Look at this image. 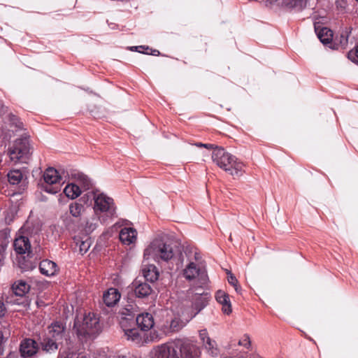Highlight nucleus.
<instances>
[{
	"instance_id": "40",
	"label": "nucleus",
	"mask_w": 358,
	"mask_h": 358,
	"mask_svg": "<svg viewBox=\"0 0 358 358\" xmlns=\"http://www.w3.org/2000/svg\"><path fill=\"white\" fill-rule=\"evenodd\" d=\"M4 334L7 335L8 333L6 331L3 332L0 330V344L3 342V340L4 339Z\"/></svg>"
},
{
	"instance_id": "23",
	"label": "nucleus",
	"mask_w": 358,
	"mask_h": 358,
	"mask_svg": "<svg viewBox=\"0 0 358 358\" xmlns=\"http://www.w3.org/2000/svg\"><path fill=\"white\" fill-rule=\"evenodd\" d=\"M30 289V286L25 281L20 280L15 281L12 285V290L15 295L23 296Z\"/></svg>"
},
{
	"instance_id": "9",
	"label": "nucleus",
	"mask_w": 358,
	"mask_h": 358,
	"mask_svg": "<svg viewBox=\"0 0 358 358\" xmlns=\"http://www.w3.org/2000/svg\"><path fill=\"white\" fill-rule=\"evenodd\" d=\"M43 180L45 182V184L43 185V190L52 194L59 192L62 185L64 182L58 171L52 167L45 171Z\"/></svg>"
},
{
	"instance_id": "24",
	"label": "nucleus",
	"mask_w": 358,
	"mask_h": 358,
	"mask_svg": "<svg viewBox=\"0 0 358 358\" xmlns=\"http://www.w3.org/2000/svg\"><path fill=\"white\" fill-rule=\"evenodd\" d=\"M315 32L318 38L324 44L329 43L333 38V32L327 27H315Z\"/></svg>"
},
{
	"instance_id": "44",
	"label": "nucleus",
	"mask_w": 358,
	"mask_h": 358,
	"mask_svg": "<svg viewBox=\"0 0 358 358\" xmlns=\"http://www.w3.org/2000/svg\"><path fill=\"white\" fill-rule=\"evenodd\" d=\"M87 228L88 229V230L90 231H93L95 228H96V225L95 224H90V225H87Z\"/></svg>"
},
{
	"instance_id": "14",
	"label": "nucleus",
	"mask_w": 358,
	"mask_h": 358,
	"mask_svg": "<svg viewBox=\"0 0 358 358\" xmlns=\"http://www.w3.org/2000/svg\"><path fill=\"white\" fill-rule=\"evenodd\" d=\"M131 289L138 298H144L150 295L152 291L150 285L136 279L131 284Z\"/></svg>"
},
{
	"instance_id": "5",
	"label": "nucleus",
	"mask_w": 358,
	"mask_h": 358,
	"mask_svg": "<svg viewBox=\"0 0 358 358\" xmlns=\"http://www.w3.org/2000/svg\"><path fill=\"white\" fill-rule=\"evenodd\" d=\"M191 345L182 340L163 344L154 349V358H188Z\"/></svg>"
},
{
	"instance_id": "39",
	"label": "nucleus",
	"mask_w": 358,
	"mask_h": 358,
	"mask_svg": "<svg viewBox=\"0 0 358 358\" xmlns=\"http://www.w3.org/2000/svg\"><path fill=\"white\" fill-rule=\"evenodd\" d=\"M145 52H147V55H152L155 56H158L160 54L159 51L157 50H151L150 52H148V50H145Z\"/></svg>"
},
{
	"instance_id": "30",
	"label": "nucleus",
	"mask_w": 358,
	"mask_h": 358,
	"mask_svg": "<svg viewBox=\"0 0 358 358\" xmlns=\"http://www.w3.org/2000/svg\"><path fill=\"white\" fill-rule=\"evenodd\" d=\"M208 352L213 357L217 356L219 353L215 341L208 338L207 342L203 343Z\"/></svg>"
},
{
	"instance_id": "49",
	"label": "nucleus",
	"mask_w": 358,
	"mask_h": 358,
	"mask_svg": "<svg viewBox=\"0 0 358 358\" xmlns=\"http://www.w3.org/2000/svg\"><path fill=\"white\" fill-rule=\"evenodd\" d=\"M284 1H285V0H284Z\"/></svg>"
},
{
	"instance_id": "38",
	"label": "nucleus",
	"mask_w": 358,
	"mask_h": 358,
	"mask_svg": "<svg viewBox=\"0 0 358 358\" xmlns=\"http://www.w3.org/2000/svg\"><path fill=\"white\" fill-rule=\"evenodd\" d=\"M5 310H6V309L4 307V304L1 301H0V317H2L3 315H4Z\"/></svg>"
},
{
	"instance_id": "21",
	"label": "nucleus",
	"mask_w": 358,
	"mask_h": 358,
	"mask_svg": "<svg viewBox=\"0 0 358 358\" xmlns=\"http://www.w3.org/2000/svg\"><path fill=\"white\" fill-rule=\"evenodd\" d=\"M39 268L41 273L47 276H53L57 271V264L54 262L48 259L41 262Z\"/></svg>"
},
{
	"instance_id": "27",
	"label": "nucleus",
	"mask_w": 358,
	"mask_h": 358,
	"mask_svg": "<svg viewBox=\"0 0 358 358\" xmlns=\"http://www.w3.org/2000/svg\"><path fill=\"white\" fill-rule=\"evenodd\" d=\"M8 180L10 185H18L23 178V174L19 169H14L9 171L7 174Z\"/></svg>"
},
{
	"instance_id": "33",
	"label": "nucleus",
	"mask_w": 358,
	"mask_h": 358,
	"mask_svg": "<svg viewBox=\"0 0 358 358\" xmlns=\"http://www.w3.org/2000/svg\"><path fill=\"white\" fill-rule=\"evenodd\" d=\"M238 344L248 348L250 346V339L248 335H244L239 341Z\"/></svg>"
},
{
	"instance_id": "32",
	"label": "nucleus",
	"mask_w": 358,
	"mask_h": 358,
	"mask_svg": "<svg viewBox=\"0 0 358 358\" xmlns=\"http://www.w3.org/2000/svg\"><path fill=\"white\" fill-rule=\"evenodd\" d=\"M348 57L352 62L358 64V45L355 48V50L348 52Z\"/></svg>"
},
{
	"instance_id": "34",
	"label": "nucleus",
	"mask_w": 358,
	"mask_h": 358,
	"mask_svg": "<svg viewBox=\"0 0 358 358\" xmlns=\"http://www.w3.org/2000/svg\"><path fill=\"white\" fill-rule=\"evenodd\" d=\"M227 278L229 283L234 287L236 292H238V280L236 277L232 273H229Z\"/></svg>"
},
{
	"instance_id": "18",
	"label": "nucleus",
	"mask_w": 358,
	"mask_h": 358,
	"mask_svg": "<svg viewBox=\"0 0 358 358\" xmlns=\"http://www.w3.org/2000/svg\"><path fill=\"white\" fill-rule=\"evenodd\" d=\"M13 247L17 253L22 255L30 251L31 244L27 237L19 236L15 238Z\"/></svg>"
},
{
	"instance_id": "6",
	"label": "nucleus",
	"mask_w": 358,
	"mask_h": 358,
	"mask_svg": "<svg viewBox=\"0 0 358 358\" xmlns=\"http://www.w3.org/2000/svg\"><path fill=\"white\" fill-rule=\"evenodd\" d=\"M73 327L80 339L87 336H95L101 331L98 317L91 313L85 315L82 320L77 318Z\"/></svg>"
},
{
	"instance_id": "7",
	"label": "nucleus",
	"mask_w": 358,
	"mask_h": 358,
	"mask_svg": "<svg viewBox=\"0 0 358 358\" xmlns=\"http://www.w3.org/2000/svg\"><path fill=\"white\" fill-rule=\"evenodd\" d=\"M31 155L29 139L27 136L17 138L8 149L10 160L15 164L27 163Z\"/></svg>"
},
{
	"instance_id": "13",
	"label": "nucleus",
	"mask_w": 358,
	"mask_h": 358,
	"mask_svg": "<svg viewBox=\"0 0 358 358\" xmlns=\"http://www.w3.org/2000/svg\"><path fill=\"white\" fill-rule=\"evenodd\" d=\"M71 182L76 185L83 192L89 189L92 186V182L85 174L73 171L69 175Z\"/></svg>"
},
{
	"instance_id": "42",
	"label": "nucleus",
	"mask_w": 358,
	"mask_h": 358,
	"mask_svg": "<svg viewBox=\"0 0 358 358\" xmlns=\"http://www.w3.org/2000/svg\"><path fill=\"white\" fill-rule=\"evenodd\" d=\"M200 258H201V257H200L199 254H198L197 252H195L194 253V260H195L196 262H197V261H199V259H200Z\"/></svg>"
},
{
	"instance_id": "22",
	"label": "nucleus",
	"mask_w": 358,
	"mask_h": 358,
	"mask_svg": "<svg viewBox=\"0 0 358 358\" xmlns=\"http://www.w3.org/2000/svg\"><path fill=\"white\" fill-rule=\"evenodd\" d=\"M143 275L146 280L154 282L158 280L159 273L155 265L149 264L143 268Z\"/></svg>"
},
{
	"instance_id": "4",
	"label": "nucleus",
	"mask_w": 358,
	"mask_h": 358,
	"mask_svg": "<svg viewBox=\"0 0 358 358\" xmlns=\"http://www.w3.org/2000/svg\"><path fill=\"white\" fill-rule=\"evenodd\" d=\"M212 159L220 169L233 176L239 177L244 172V164L222 148L216 147L213 151Z\"/></svg>"
},
{
	"instance_id": "12",
	"label": "nucleus",
	"mask_w": 358,
	"mask_h": 358,
	"mask_svg": "<svg viewBox=\"0 0 358 358\" xmlns=\"http://www.w3.org/2000/svg\"><path fill=\"white\" fill-rule=\"evenodd\" d=\"M39 351L38 343L31 338H25L21 341L20 352L24 358H35Z\"/></svg>"
},
{
	"instance_id": "43",
	"label": "nucleus",
	"mask_w": 358,
	"mask_h": 358,
	"mask_svg": "<svg viewBox=\"0 0 358 358\" xmlns=\"http://www.w3.org/2000/svg\"><path fill=\"white\" fill-rule=\"evenodd\" d=\"M223 358H231V357H224ZM238 358H248V356L246 353H243L242 355H241Z\"/></svg>"
},
{
	"instance_id": "10",
	"label": "nucleus",
	"mask_w": 358,
	"mask_h": 358,
	"mask_svg": "<svg viewBox=\"0 0 358 358\" xmlns=\"http://www.w3.org/2000/svg\"><path fill=\"white\" fill-rule=\"evenodd\" d=\"M124 331L127 340L138 345L159 339V336L156 333L151 334L150 337L147 336L145 338V334L136 328L124 329Z\"/></svg>"
},
{
	"instance_id": "1",
	"label": "nucleus",
	"mask_w": 358,
	"mask_h": 358,
	"mask_svg": "<svg viewBox=\"0 0 358 358\" xmlns=\"http://www.w3.org/2000/svg\"><path fill=\"white\" fill-rule=\"evenodd\" d=\"M188 297L189 300L182 301L175 310L176 316L170 323V329L173 331L180 329L206 307L209 294L205 292H190L188 293Z\"/></svg>"
},
{
	"instance_id": "17",
	"label": "nucleus",
	"mask_w": 358,
	"mask_h": 358,
	"mask_svg": "<svg viewBox=\"0 0 358 358\" xmlns=\"http://www.w3.org/2000/svg\"><path fill=\"white\" fill-rule=\"evenodd\" d=\"M136 323L143 331L150 330L155 324L152 315L148 313H143L136 317Z\"/></svg>"
},
{
	"instance_id": "31",
	"label": "nucleus",
	"mask_w": 358,
	"mask_h": 358,
	"mask_svg": "<svg viewBox=\"0 0 358 358\" xmlns=\"http://www.w3.org/2000/svg\"><path fill=\"white\" fill-rule=\"evenodd\" d=\"M76 244L79 248L80 252L83 255L89 250L91 246V240L88 237H85V240H78Z\"/></svg>"
},
{
	"instance_id": "15",
	"label": "nucleus",
	"mask_w": 358,
	"mask_h": 358,
	"mask_svg": "<svg viewBox=\"0 0 358 358\" xmlns=\"http://www.w3.org/2000/svg\"><path fill=\"white\" fill-rule=\"evenodd\" d=\"M47 335L60 343L64 338L65 327L61 322H56L48 327V333Z\"/></svg>"
},
{
	"instance_id": "41",
	"label": "nucleus",
	"mask_w": 358,
	"mask_h": 358,
	"mask_svg": "<svg viewBox=\"0 0 358 358\" xmlns=\"http://www.w3.org/2000/svg\"><path fill=\"white\" fill-rule=\"evenodd\" d=\"M203 148H206L207 149H215L213 144H209V143H205V145H203Z\"/></svg>"
},
{
	"instance_id": "16",
	"label": "nucleus",
	"mask_w": 358,
	"mask_h": 358,
	"mask_svg": "<svg viewBox=\"0 0 358 358\" xmlns=\"http://www.w3.org/2000/svg\"><path fill=\"white\" fill-rule=\"evenodd\" d=\"M119 236L123 244L129 245L136 242L137 231L131 227H124L121 229Z\"/></svg>"
},
{
	"instance_id": "29",
	"label": "nucleus",
	"mask_w": 358,
	"mask_h": 358,
	"mask_svg": "<svg viewBox=\"0 0 358 358\" xmlns=\"http://www.w3.org/2000/svg\"><path fill=\"white\" fill-rule=\"evenodd\" d=\"M69 213L74 217H78L81 215L83 211V206L78 202L71 203L69 206Z\"/></svg>"
},
{
	"instance_id": "48",
	"label": "nucleus",
	"mask_w": 358,
	"mask_h": 358,
	"mask_svg": "<svg viewBox=\"0 0 358 358\" xmlns=\"http://www.w3.org/2000/svg\"><path fill=\"white\" fill-rule=\"evenodd\" d=\"M64 358H67V357H64Z\"/></svg>"
},
{
	"instance_id": "37",
	"label": "nucleus",
	"mask_w": 358,
	"mask_h": 358,
	"mask_svg": "<svg viewBox=\"0 0 358 358\" xmlns=\"http://www.w3.org/2000/svg\"><path fill=\"white\" fill-rule=\"evenodd\" d=\"M348 31H345V33H343L341 36V43L343 45H345L348 43Z\"/></svg>"
},
{
	"instance_id": "36",
	"label": "nucleus",
	"mask_w": 358,
	"mask_h": 358,
	"mask_svg": "<svg viewBox=\"0 0 358 358\" xmlns=\"http://www.w3.org/2000/svg\"><path fill=\"white\" fill-rule=\"evenodd\" d=\"M199 337L203 341V343H206L208 338H210L206 329H202L199 331Z\"/></svg>"
},
{
	"instance_id": "28",
	"label": "nucleus",
	"mask_w": 358,
	"mask_h": 358,
	"mask_svg": "<svg viewBox=\"0 0 358 358\" xmlns=\"http://www.w3.org/2000/svg\"><path fill=\"white\" fill-rule=\"evenodd\" d=\"M309 0H285V3L290 8L302 10L307 6Z\"/></svg>"
},
{
	"instance_id": "19",
	"label": "nucleus",
	"mask_w": 358,
	"mask_h": 358,
	"mask_svg": "<svg viewBox=\"0 0 358 358\" xmlns=\"http://www.w3.org/2000/svg\"><path fill=\"white\" fill-rule=\"evenodd\" d=\"M216 301L222 305V312L227 315L231 313V305L229 295L222 290H218L215 294Z\"/></svg>"
},
{
	"instance_id": "20",
	"label": "nucleus",
	"mask_w": 358,
	"mask_h": 358,
	"mask_svg": "<svg viewBox=\"0 0 358 358\" xmlns=\"http://www.w3.org/2000/svg\"><path fill=\"white\" fill-rule=\"evenodd\" d=\"M121 297L120 293L115 288H110L103 296V301L107 306H113Z\"/></svg>"
},
{
	"instance_id": "11",
	"label": "nucleus",
	"mask_w": 358,
	"mask_h": 358,
	"mask_svg": "<svg viewBox=\"0 0 358 358\" xmlns=\"http://www.w3.org/2000/svg\"><path fill=\"white\" fill-rule=\"evenodd\" d=\"M22 129V123L14 115H9V123L5 128L0 129V136L3 135L6 140H10L15 135V133L20 131Z\"/></svg>"
},
{
	"instance_id": "8",
	"label": "nucleus",
	"mask_w": 358,
	"mask_h": 358,
	"mask_svg": "<svg viewBox=\"0 0 358 358\" xmlns=\"http://www.w3.org/2000/svg\"><path fill=\"white\" fill-rule=\"evenodd\" d=\"M188 261L182 270V276L189 282L196 281L199 286L205 285L208 280L206 271L201 269L191 257H188Z\"/></svg>"
},
{
	"instance_id": "47",
	"label": "nucleus",
	"mask_w": 358,
	"mask_h": 358,
	"mask_svg": "<svg viewBox=\"0 0 358 358\" xmlns=\"http://www.w3.org/2000/svg\"><path fill=\"white\" fill-rule=\"evenodd\" d=\"M60 358H63V355H60Z\"/></svg>"
},
{
	"instance_id": "25",
	"label": "nucleus",
	"mask_w": 358,
	"mask_h": 358,
	"mask_svg": "<svg viewBox=\"0 0 358 358\" xmlns=\"http://www.w3.org/2000/svg\"><path fill=\"white\" fill-rule=\"evenodd\" d=\"M65 195L71 199H75L80 196L83 192L76 185L70 182L64 189Z\"/></svg>"
},
{
	"instance_id": "2",
	"label": "nucleus",
	"mask_w": 358,
	"mask_h": 358,
	"mask_svg": "<svg viewBox=\"0 0 358 358\" xmlns=\"http://www.w3.org/2000/svg\"><path fill=\"white\" fill-rule=\"evenodd\" d=\"M84 203H92L93 210L99 221L105 224L116 217L117 206L114 199L99 189H93L85 194L80 199Z\"/></svg>"
},
{
	"instance_id": "26",
	"label": "nucleus",
	"mask_w": 358,
	"mask_h": 358,
	"mask_svg": "<svg viewBox=\"0 0 358 358\" xmlns=\"http://www.w3.org/2000/svg\"><path fill=\"white\" fill-rule=\"evenodd\" d=\"M58 343L59 342L56 341L54 338L46 335L41 342V345L44 351L51 352L55 351L58 348Z\"/></svg>"
},
{
	"instance_id": "35",
	"label": "nucleus",
	"mask_w": 358,
	"mask_h": 358,
	"mask_svg": "<svg viewBox=\"0 0 358 358\" xmlns=\"http://www.w3.org/2000/svg\"><path fill=\"white\" fill-rule=\"evenodd\" d=\"M131 50H136V51H137L138 52H141V53H146L145 50H150V48H149L148 46L139 45V46L131 47Z\"/></svg>"
},
{
	"instance_id": "46",
	"label": "nucleus",
	"mask_w": 358,
	"mask_h": 358,
	"mask_svg": "<svg viewBox=\"0 0 358 358\" xmlns=\"http://www.w3.org/2000/svg\"><path fill=\"white\" fill-rule=\"evenodd\" d=\"M5 166V163H3L2 159L0 160V168L2 169Z\"/></svg>"
},
{
	"instance_id": "45",
	"label": "nucleus",
	"mask_w": 358,
	"mask_h": 358,
	"mask_svg": "<svg viewBox=\"0 0 358 358\" xmlns=\"http://www.w3.org/2000/svg\"><path fill=\"white\" fill-rule=\"evenodd\" d=\"M195 145L199 147V148H203V145H205V143H197L195 144Z\"/></svg>"
},
{
	"instance_id": "3",
	"label": "nucleus",
	"mask_w": 358,
	"mask_h": 358,
	"mask_svg": "<svg viewBox=\"0 0 358 358\" xmlns=\"http://www.w3.org/2000/svg\"><path fill=\"white\" fill-rule=\"evenodd\" d=\"M143 257L146 260L152 259L157 263L168 262L177 257L181 264L184 261V255L179 248L172 245L163 237L153 239L144 250Z\"/></svg>"
}]
</instances>
